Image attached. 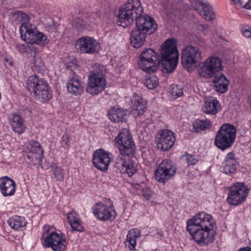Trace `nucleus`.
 <instances>
[{
  "label": "nucleus",
  "instance_id": "1",
  "mask_svg": "<svg viewBox=\"0 0 251 251\" xmlns=\"http://www.w3.org/2000/svg\"><path fill=\"white\" fill-rule=\"evenodd\" d=\"M115 142L120 153L115 159L114 167L122 174L132 176L137 171V165L132 160L136 146L129 131L122 129L115 138Z\"/></svg>",
  "mask_w": 251,
  "mask_h": 251
},
{
  "label": "nucleus",
  "instance_id": "2",
  "mask_svg": "<svg viewBox=\"0 0 251 251\" xmlns=\"http://www.w3.org/2000/svg\"><path fill=\"white\" fill-rule=\"evenodd\" d=\"M186 229L198 245L204 246L214 241L217 226L211 215L201 212L187 221Z\"/></svg>",
  "mask_w": 251,
  "mask_h": 251
},
{
  "label": "nucleus",
  "instance_id": "3",
  "mask_svg": "<svg viewBox=\"0 0 251 251\" xmlns=\"http://www.w3.org/2000/svg\"><path fill=\"white\" fill-rule=\"evenodd\" d=\"M179 58L176 40L168 39L161 46L160 63L162 65L164 73H171L176 69Z\"/></svg>",
  "mask_w": 251,
  "mask_h": 251
},
{
  "label": "nucleus",
  "instance_id": "4",
  "mask_svg": "<svg viewBox=\"0 0 251 251\" xmlns=\"http://www.w3.org/2000/svg\"><path fill=\"white\" fill-rule=\"evenodd\" d=\"M106 69L103 65L95 64L88 77L86 91L92 95H97L102 92L106 85Z\"/></svg>",
  "mask_w": 251,
  "mask_h": 251
},
{
  "label": "nucleus",
  "instance_id": "5",
  "mask_svg": "<svg viewBox=\"0 0 251 251\" xmlns=\"http://www.w3.org/2000/svg\"><path fill=\"white\" fill-rule=\"evenodd\" d=\"M26 88L36 100L48 101L52 98L50 86L45 79L37 75H31L27 79Z\"/></svg>",
  "mask_w": 251,
  "mask_h": 251
},
{
  "label": "nucleus",
  "instance_id": "6",
  "mask_svg": "<svg viewBox=\"0 0 251 251\" xmlns=\"http://www.w3.org/2000/svg\"><path fill=\"white\" fill-rule=\"evenodd\" d=\"M143 7L139 0H128L119 9L117 24L126 27L132 23L143 12Z\"/></svg>",
  "mask_w": 251,
  "mask_h": 251
},
{
  "label": "nucleus",
  "instance_id": "7",
  "mask_svg": "<svg viewBox=\"0 0 251 251\" xmlns=\"http://www.w3.org/2000/svg\"><path fill=\"white\" fill-rule=\"evenodd\" d=\"M236 132L234 126L229 124H223L216 134L215 146L222 151L231 148L235 141Z\"/></svg>",
  "mask_w": 251,
  "mask_h": 251
},
{
  "label": "nucleus",
  "instance_id": "8",
  "mask_svg": "<svg viewBox=\"0 0 251 251\" xmlns=\"http://www.w3.org/2000/svg\"><path fill=\"white\" fill-rule=\"evenodd\" d=\"M159 63V55L151 48L143 50L138 61L139 68L147 74L155 72L158 69L157 65Z\"/></svg>",
  "mask_w": 251,
  "mask_h": 251
},
{
  "label": "nucleus",
  "instance_id": "9",
  "mask_svg": "<svg viewBox=\"0 0 251 251\" xmlns=\"http://www.w3.org/2000/svg\"><path fill=\"white\" fill-rule=\"evenodd\" d=\"M92 210L94 216L103 222L114 220L117 215L113 203L109 199H105L103 202L95 204Z\"/></svg>",
  "mask_w": 251,
  "mask_h": 251
},
{
  "label": "nucleus",
  "instance_id": "10",
  "mask_svg": "<svg viewBox=\"0 0 251 251\" xmlns=\"http://www.w3.org/2000/svg\"><path fill=\"white\" fill-rule=\"evenodd\" d=\"M249 192L248 186L244 182H236L229 188L226 201L230 205H240L246 200Z\"/></svg>",
  "mask_w": 251,
  "mask_h": 251
},
{
  "label": "nucleus",
  "instance_id": "11",
  "mask_svg": "<svg viewBox=\"0 0 251 251\" xmlns=\"http://www.w3.org/2000/svg\"><path fill=\"white\" fill-rule=\"evenodd\" d=\"M21 30V38L27 43L44 46L50 41L47 35L38 31L34 25L23 27Z\"/></svg>",
  "mask_w": 251,
  "mask_h": 251
},
{
  "label": "nucleus",
  "instance_id": "12",
  "mask_svg": "<svg viewBox=\"0 0 251 251\" xmlns=\"http://www.w3.org/2000/svg\"><path fill=\"white\" fill-rule=\"evenodd\" d=\"M201 52L196 46H187L181 53V63L187 69L196 66L201 61Z\"/></svg>",
  "mask_w": 251,
  "mask_h": 251
},
{
  "label": "nucleus",
  "instance_id": "13",
  "mask_svg": "<svg viewBox=\"0 0 251 251\" xmlns=\"http://www.w3.org/2000/svg\"><path fill=\"white\" fill-rule=\"evenodd\" d=\"M176 166L170 159L163 160L155 172V178L160 183H165L176 174Z\"/></svg>",
  "mask_w": 251,
  "mask_h": 251
},
{
  "label": "nucleus",
  "instance_id": "14",
  "mask_svg": "<svg viewBox=\"0 0 251 251\" xmlns=\"http://www.w3.org/2000/svg\"><path fill=\"white\" fill-rule=\"evenodd\" d=\"M155 138L157 148L163 151L171 149L174 146L176 140L174 132L166 129L159 130Z\"/></svg>",
  "mask_w": 251,
  "mask_h": 251
},
{
  "label": "nucleus",
  "instance_id": "15",
  "mask_svg": "<svg viewBox=\"0 0 251 251\" xmlns=\"http://www.w3.org/2000/svg\"><path fill=\"white\" fill-rule=\"evenodd\" d=\"M75 49L83 53L93 54L100 49L98 42L93 37L83 36L76 40Z\"/></svg>",
  "mask_w": 251,
  "mask_h": 251
},
{
  "label": "nucleus",
  "instance_id": "16",
  "mask_svg": "<svg viewBox=\"0 0 251 251\" xmlns=\"http://www.w3.org/2000/svg\"><path fill=\"white\" fill-rule=\"evenodd\" d=\"M136 30L147 35L154 33L157 29V24L154 20L149 15H139L136 19Z\"/></svg>",
  "mask_w": 251,
  "mask_h": 251
},
{
  "label": "nucleus",
  "instance_id": "17",
  "mask_svg": "<svg viewBox=\"0 0 251 251\" xmlns=\"http://www.w3.org/2000/svg\"><path fill=\"white\" fill-rule=\"evenodd\" d=\"M222 61L220 58L212 56L206 59L204 67L201 69V72L205 74L201 75L203 77H211L218 74L222 70Z\"/></svg>",
  "mask_w": 251,
  "mask_h": 251
},
{
  "label": "nucleus",
  "instance_id": "18",
  "mask_svg": "<svg viewBox=\"0 0 251 251\" xmlns=\"http://www.w3.org/2000/svg\"><path fill=\"white\" fill-rule=\"evenodd\" d=\"M110 162L109 153L100 149L95 151L93 155L92 162L94 166L102 171L108 169Z\"/></svg>",
  "mask_w": 251,
  "mask_h": 251
},
{
  "label": "nucleus",
  "instance_id": "19",
  "mask_svg": "<svg viewBox=\"0 0 251 251\" xmlns=\"http://www.w3.org/2000/svg\"><path fill=\"white\" fill-rule=\"evenodd\" d=\"M61 235L56 233L54 231L48 235L44 241V244L46 247L51 248L53 251H62L64 250L66 247V239L63 238Z\"/></svg>",
  "mask_w": 251,
  "mask_h": 251
},
{
  "label": "nucleus",
  "instance_id": "20",
  "mask_svg": "<svg viewBox=\"0 0 251 251\" xmlns=\"http://www.w3.org/2000/svg\"><path fill=\"white\" fill-rule=\"evenodd\" d=\"M28 15L21 11H16L15 12H11L10 14L9 20L14 25H20V32L21 34L23 33L22 28L25 26H29L31 24L29 22Z\"/></svg>",
  "mask_w": 251,
  "mask_h": 251
},
{
  "label": "nucleus",
  "instance_id": "21",
  "mask_svg": "<svg viewBox=\"0 0 251 251\" xmlns=\"http://www.w3.org/2000/svg\"><path fill=\"white\" fill-rule=\"evenodd\" d=\"M9 123L12 129L16 133L21 134L26 128L25 120L20 115L15 113H11L8 116Z\"/></svg>",
  "mask_w": 251,
  "mask_h": 251
},
{
  "label": "nucleus",
  "instance_id": "22",
  "mask_svg": "<svg viewBox=\"0 0 251 251\" xmlns=\"http://www.w3.org/2000/svg\"><path fill=\"white\" fill-rule=\"evenodd\" d=\"M16 188V184L12 179L6 176L0 178V190L4 197L13 195Z\"/></svg>",
  "mask_w": 251,
  "mask_h": 251
},
{
  "label": "nucleus",
  "instance_id": "23",
  "mask_svg": "<svg viewBox=\"0 0 251 251\" xmlns=\"http://www.w3.org/2000/svg\"><path fill=\"white\" fill-rule=\"evenodd\" d=\"M238 166V162L235 159L234 155L232 152L227 154L223 166V172L227 175H231L236 172Z\"/></svg>",
  "mask_w": 251,
  "mask_h": 251
},
{
  "label": "nucleus",
  "instance_id": "24",
  "mask_svg": "<svg viewBox=\"0 0 251 251\" xmlns=\"http://www.w3.org/2000/svg\"><path fill=\"white\" fill-rule=\"evenodd\" d=\"M127 110L115 107L108 110V116L111 122L114 123H123L127 118Z\"/></svg>",
  "mask_w": 251,
  "mask_h": 251
},
{
  "label": "nucleus",
  "instance_id": "25",
  "mask_svg": "<svg viewBox=\"0 0 251 251\" xmlns=\"http://www.w3.org/2000/svg\"><path fill=\"white\" fill-rule=\"evenodd\" d=\"M212 82L214 84L216 91L218 92L225 93L227 91L229 81L223 74L215 75Z\"/></svg>",
  "mask_w": 251,
  "mask_h": 251
},
{
  "label": "nucleus",
  "instance_id": "26",
  "mask_svg": "<svg viewBox=\"0 0 251 251\" xmlns=\"http://www.w3.org/2000/svg\"><path fill=\"white\" fill-rule=\"evenodd\" d=\"M147 35L139 30H132L130 34L131 45L134 48H140L145 43Z\"/></svg>",
  "mask_w": 251,
  "mask_h": 251
},
{
  "label": "nucleus",
  "instance_id": "27",
  "mask_svg": "<svg viewBox=\"0 0 251 251\" xmlns=\"http://www.w3.org/2000/svg\"><path fill=\"white\" fill-rule=\"evenodd\" d=\"M133 113L135 115H142L146 108V102L142 98L137 94H135L132 99Z\"/></svg>",
  "mask_w": 251,
  "mask_h": 251
},
{
  "label": "nucleus",
  "instance_id": "28",
  "mask_svg": "<svg viewBox=\"0 0 251 251\" xmlns=\"http://www.w3.org/2000/svg\"><path fill=\"white\" fill-rule=\"evenodd\" d=\"M221 105L215 98L205 101L203 111L207 114L215 115L220 110Z\"/></svg>",
  "mask_w": 251,
  "mask_h": 251
},
{
  "label": "nucleus",
  "instance_id": "29",
  "mask_svg": "<svg viewBox=\"0 0 251 251\" xmlns=\"http://www.w3.org/2000/svg\"><path fill=\"white\" fill-rule=\"evenodd\" d=\"M67 90L72 95H80L83 92V87L80 80L76 77L71 78L67 83Z\"/></svg>",
  "mask_w": 251,
  "mask_h": 251
},
{
  "label": "nucleus",
  "instance_id": "30",
  "mask_svg": "<svg viewBox=\"0 0 251 251\" xmlns=\"http://www.w3.org/2000/svg\"><path fill=\"white\" fill-rule=\"evenodd\" d=\"M7 223L9 226L16 230H23L26 225V222L24 217L13 216L10 218Z\"/></svg>",
  "mask_w": 251,
  "mask_h": 251
},
{
  "label": "nucleus",
  "instance_id": "31",
  "mask_svg": "<svg viewBox=\"0 0 251 251\" xmlns=\"http://www.w3.org/2000/svg\"><path fill=\"white\" fill-rule=\"evenodd\" d=\"M75 215V213L73 212L68 214L67 219L68 223L70 225L73 230L82 232L84 230V227L81 220L77 218Z\"/></svg>",
  "mask_w": 251,
  "mask_h": 251
},
{
  "label": "nucleus",
  "instance_id": "32",
  "mask_svg": "<svg viewBox=\"0 0 251 251\" xmlns=\"http://www.w3.org/2000/svg\"><path fill=\"white\" fill-rule=\"evenodd\" d=\"M140 235V233L135 229H132L128 231L126 236V245L128 247L129 250H136V240Z\"/></svg>",
  "mask_w": 251,
  "mask_h": 251
},
{
  "label": "nucleus",
  "instance_id": "33",
  "mask_svg": "<svg viewBox=\"0 0 251 251\" xmlns=\"http://www.w3.org/2000/svg\"><path fill=\"white\" fill-rule=\"evenodd\" d=\"M43 153L44 151L40 144L34 140H29L26 142L23 147V152H27Z\"/></svg>",
  "mask_w": 251,
  "mask_h": 251
},
{
  "label": "nucleus",
  "instance_id": "34",
  "mask_svg": "<svg viewBox=\"0 0 251 251\" xmlns=\"http://www.w3.org/2000/svg\"><path fill=\"white\" fill-rule=\"evenodd\" d=\"M211 126L212 123L209 120L197 119L193 123V130L199 133L201 131L209 129Z\"/></svg>",
  "mask_w": 251,
  "mask_h": 251
},
{
  "label": "nucleus",
  "instance_id": "35",
  "mask_svg": "<svg viewBox=\"0 0 251 251\" xmlns=\"http://www.w3.org/2000/svg\"><path fill=\"white\" fill-rule=\"evenodd\" d=\"M25 159H27V162L28 164L35 165L36 164H41L42 163V157L43 153L27 152H24Z\"/></svg>",
  "mask_w": 251,
  "mask_h": 251
},
{
  "label": "nucleus",
  "instance_id": "36",
  "mask_svg": "<svg viewBox=\"0 0 251 251\" xmlns=\"http://www.w3.org/2000/svg\"><path fill=\"white\" fill-rule=\"evenodd\" d=\"M151 72L149 74V76H147L145 80V84L150 89H153L158 85L159 81L157 76Z\"/></svg>",
  "mask_w": 251,
  "mask_h": 251
},
{
  "label": "nucleus",
  "instance_id": "37",
  "mask_svg": "<svg viewBox=\"0 0 251 251\" xmlns=\"http://www.w3.org/2000/svg\"><path fill=\"white\" fill-rule=\"evenodd\" d=\"M86 21L84 19L75 17L72 20L71 24L73 27L78 31H82L85 29Z\"/></svg>",
  "mask_w": 251,
  "mask_h": 251
},
{
  "label": "nucleus",
  "instance_id": "38",
  "mask_svg": "<svg viewBox=\"0 0 251 251\" xmlns=\"http://www.w3.org/2000/svg\"><path fill=\"white\" fill-rule=\"evenodd\" d=\"M170 93L174 99L181 97L183 94L182 88L178 85H172L170 87Z\"/></svg>",
  "mask_w": 251,
  "mask_h": 251
},
{
  "label": "nucleus",
  "instance_id": "39",
  "mask_svg": "<svg viewBox=\"0 0 251 251\" xmlns=\"http://www.w3.org/2000/svg\"><path fill=\"white\" fill-rule=\"evenodd\" d=\"M52 171L53 172L54 177L57 180L61 181L64 180V173L61 167L53 166Z\"/></svg>",
  "mask_w": 251,
  "mask_h": 251
},
{
  "label": "nucleus",
  "instance_id": "40",
  "mask_svg": "<svg viewBox=\"0 0 251 251\" xmlns=\"http://www.w3.org/2000/svg\"><path fill=\"white\" fill-rule=\"evenodd\" d=\"M70 136L67 133H65L62 137L61 140V146L65 149H68L70 147Z\"/></svg>",
  "mask_w": 251,
  "mask_h": 251
},
{
  "label": "nucleus",
  "instance_id": "41",
  "mask_svg": "<svg viewBox=\"0 0 251 251\" xmlns=\"http://www.w3.org/2000/svg\"><path fill=\"white\" fill-rule=\"evenodd\" d=\"M161 4L164 9L173 10L174 8L173 6V0H160Z\"/></svg>",
  "mask_w": 251,
  "mask_h": 251
},
{
  "label": "nucleus",
  "instance_id": "42",
  "mask_svg": "<svg viewBox=\"0 0 251 251\" xmlns=\"http://www.w3.org/2000/svg\"><path fill=\"white\" fill-rule=\"evenodd\" d=\"M186 161L188 165H195L198 161V160L195 156L187 154L186 155Z\"/></svg>",
  "mask_w": 251,
  "mask_h": 251
},
{
  "label": "nucleus",
  "instance_id": "43",
  "mask_svg": "<svg viewBox=\"0 0 251 251\" xmlns=\"http://www.w3.org/2000/svg\"><path fill=\"white\" fill-rule=\"evenodd\" d=\"M33 63L35 66L41 68L44 66V62L40 57L34 54L33 56Z\"/></svg>",
  "mask_w": 251,
  "mask_h": 251
},
{
  "label": "nucleus",
  "instance_id": "44",
  "mask_svg": "<svg viewBox=\"0 0 251 251\" xmlns=\"http://www.w3.org/2000/svg\"><path fill=\"white\" fill-rule=\"evenodd\" d=\"M142 195L147 200H149L153 195L152 191L149 188H145L143 189Z\"/></svg>",
  "mask_w": 251,
  "mask_h": 251
},
{
  "label": "nucleus",
  "instance_id": "45",
  "mask_svg": "<svg viewBox=\"0 0 251 251\" xmlns=\"http://www.w3.org/2000/svg\"><path fill=\"white\" fill-rule=\"evenodd\" d=\"M26 44V53H34V54L38 51V50L36 47L34 46V44L29 43Z\"/></svg>",
  "mask_w": 251,
  "mask_h": 251
},
{
  "label": "nucleus",
  "instance_id": "46",
  "mask_svg": "<svg viewBox=\"0 0 251 251\" xmlns=\"http://www.w3.org/2000/svg\"><path fill=\"white\" fill-rule=\"evenodd\" d=\"M16 49L21 53L24 54L26 53V44L17 43Z\"/></svg>",
  "mask_w": 251,
  "mask_h": 251
},
{
  "label": "nucleus",
  "instance_id": "47",
  "mask_svg": "<svg viewBox=\"0 0 251 251\" xmlns=\"http://www.w3.org/2000/svg\"><path fill=\"white\" fill-rule=\"evenodd\" d=\"M51 228V226L49 225H45L43 227V235L44 236L49 233L50 229Z\"/></svg>",
  "mask_w": 251,
  "mask_h": 251
},
{
  "label": "nucleus",
  "instance_id": "48",
  "mask_svg": "<svg viewBox=\"0 0 251 251\" xmlns=\"http://www.w3.org/2000/svg\"><path fill=\"white\" fill-rule=\"evenodd\" d=\"M243 35L246 37H250L251 36V31L246 29L244 31Z\"/></svg>",
  "mask_w": 251,
  "mask_h": 251
},
{
  "label": "nucleus",
  "instance_id": "49",
  "mask_svg": "<svg viewBox=\"0 0 251 251\" xmlns=\"http://www.w3.org/2000/svg\"><path fill=\"white\" fill-rule=\"evenodd\" d=\"M244 7L247 9H251V0H249L244 6Z\"/></svg>",
  "mask_w": 251,
  "mask_h": 251
},
{
  "label": "nucleus",
  "instance_id": "50",
  "mask_svg": "<svg viewBox=\"0 0 251 251\" xmlns=\"http://www.w3.org/2000/svg\"><path fill=\"white\" fill-rule=\"evenodd\" d=\"M200 26L203 31H205V33L207 32L208 26L207 25H201Z\"/></svg>",
  "mask_w": 251,
  "mask_h": 251
},
{
  "label": "nucleus",
  "instance_id": "51",
  "mask_svg": "<svg viewBox=\"0 0 251 251\" xmlns=\"http://www.w3.org/2000/svg\"><path fill=\"white\" fill-rule=\"evenodd\" d=\"M238 251H251V248L248 247L244 248H241Z\"/></svg>",
  "mask_w": 251,
  "mask_h": 251
}]
</instances>
